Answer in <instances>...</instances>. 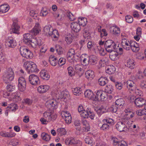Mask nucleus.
I'll list each match as a JSON object with an SVG mask.
<instances>
[{"instance_id": "nucleus-1", "label": "nucleus", "mask_w": 146, "mask_h": 146, "mask_svg": "<svg viewBox=\"0 0 146 146\" xmlns=\"http://www.w3.org/2000/svg\"><path fill=\"white\" fill-rule=\"evenodd\" d=\"M24 67L26 70L29 73L38 72L39 71L36 64L32 62H25Z\"/></svg>"}, {"instance_id": "nucleus-2", "label": "nucleus", "mask_w": 146, "mask_h": 146, "mask_svg": "<svg viewBox=\"0 0 146 146\" xmlns=\"http://www.w3.org/2000/svg\"><path fill=\"white\" fill-rule=\"evenodd\" d=\"M21 55L27 58L31 59L33 57V53L25 46H21L20 48Z\"/></svg>"}, {"instance_id": "nucleus-3", "label": "nucleus", "mask_w": 146, "mask_h": 146, "mask_svg": "<svg viewBox=\"0 0 146 146\" xmlns=\"http://www.w3.org/2000/svg\"><path fill=\"white\" fill-rule=\"evenodd\" d=\"M45 106L49 109L53 110L56 109L58 107V103L54 99L47 100L45 103Z\"/></svg>"}, {"instance_id": "nucleus-4", "label": "nucleus", "mask_w": 146, "mask_h": 146, "mask_svg": "<svg viewBox=\"0 0 146 146\" xmlns=\"http://www.w3.org/2000/svg\"><path fill=\"white\" fill-rule=\"evenodd\" d=\"M106 50L108 52H111L116 47L115 43L112 40H108L105 43Z\"/></svg>"}, {"instance_id": "nucleus-5", "label": "nucleus", "mask_w": 146, "mask_h": 146, "mask_svg": "<svg viewBox=\"0 0 146 146\" xmlns=\"http://www.w3.org/2000/svg\"><path fill=\"white\" fill-rule=\"evenodd\" d=\"M44 117L49 121L55 119L57 117L56 115L53 113L51 110H48L43 114Z\"/></svg>"}, {"instance_id": "nucleus-6", "label": "nucleus", "mask_w": 146, "mask_h": 146, "mask_svg": "<svg viewBox=\"0 0 146 146\" xmlns=\"http://www.w3.org/2000/svg\"><path fill=\"white\" fill-rule=\"evenodd\" d=\"M56 94V96L57 98L58 99H61L62 100L66 99L67 100L70 95L69 92L66 91H63L61 92L60 91L58 90Z\"/></svg>"}, {"instance_id": "nucleus-7", "label": "nucleus", "mask_w": 146, "mask_h": 146, "mask_svg": "<svg viewBox=\"0 0 146 146\" xmlns=\"http://www.w3.org/2000/svg\"><path fill=\"white\" fill-rule=\"evenodd\" d=\"M116 129L120 132H126L128 130V128L123 122H117L115 125Z\"/></svg>"}, {"instance_id": "nucleus-8", "label": "nucleus", "mask_w": 146, "mask_h": 146, "mask_svg": "<svg viewBox=\"0 0 146 146\" xmlns=\"http://www.w3.org/2000/svg\"><path fill=\"white\" fill-rule=\"evenodd\" d=\"M18 84V89L21 91H23L25 89L26 86V81L23 77H20L19 79Z\"/></svg>"}, {"instance_id": "nucleus-9", "label": "nucleus", "mask_w": 146, "mask_h": 146, "mask_svg": "<svg viewBox=\"0 0 146 146\" xmlns=\"http://www.w3.org/2000/svg\"><path fill=\"white\" fill-rule=\"evenodd\" d=\"M61 115L66 123H70L71 122L72 117L70 114L68 112L65 111H62L61 112Z\"/></svg>"}, {"instance_id": "nucleus-10", "label": "nucleus", "mask_w": 146, "mask_h": 146, "mask_svg": "<svg viewBox=\"0 0 146 146\" xmlns=\"http://www.w3.org/2000/svg\"><path fill=\"white\" fill-rule=\"evenodd\" d=\"M20 96L21 94L19 92H16L14 93H11L10 97V100H12L17 102L20 101L22 100Z\"/></svg>"}, {"instance_id": "nucleus-11", "label": "nucleus", "mask_w": 146, "mask_h": 146, "mask_svg": "<svg viewBox=\"0 0 146 146\" xmlns=\"http://www.w3.org/2000/svg\"><path fill=\"white\" fill-rule=\"evenodd\" d=\"M17 19L15 18L13 19V24L11 27V29L10 30L11 31V33H17V32L20 28L19 26L17 24Z\"/></svg>"}, {"instance_id": "nucleus-12", "label": "nucleus", "mask_w": 146, "mask_h": 146, "mask_svg": "<svg viewBox=\"0 0 146 146\" xmlns=\"http://www.w3.org/2000/svg\"><path fill=\"white\" fill-rule=\"evenodd\" d=\"M132 42V41H129L128 40L123 38L121 40V45L125 49L129 50L131 49V46Z\"/></svg>"}, {"instance_id": "nucleus-13", "label": "nucleus", "mask_w": 146, "mask_h": 146, "mask_svg": "<svg viewBox=\"0 0 146 146\" xmlns=\"http://www.w3.org/2000/svg\"><path fill=\"white\" fill-rule=\"evenodd\" d=\"M75 72L79 76H82L84 73L83 66L81 64H77L74 66Z\"/></svg>"}, {"instance_id": "nucleus-14", "label": "nucleus", "mask_w": 146, "mask_h": 146, "mask_svg": "<svg viewBox=\"0 0 146 146\" xmlns=\"http://www.w3.org/2000/svg\"><path fill=\"white\" fill-rule=\"evenodd\" d=\"M75 54V50L74 49L71 48L69 50L67 55V58L70 62H72L74 61Z\"/></svg>"}, {"instance_id": "nucleus-15", "label": "nucleus", "mask_w": 146, "mask_h": 146, "mask_svg": "<svg viewBox=\"0 0 146 146\" xmlns=\"http://www.w3.org/2000/svg\"><path fill=\"white\" fill-rule=\"evenodd\" d=\"M29 80L30 83L33 85H36L39 82L38 77L34 74L31 75L29 76Z\"/></svg>"}, {"instance_id": "nucleus-16", "label": "nucleus", "mask_w": 146, "mask_h": 146, "mask_svg": "<svg viewBox=\"0 0 146 146\" xmlns=\"http://www.w3.org/2000/svg\"><path fill=\"white\" fill-rule=\"evenodd\" d=\"M80 60L84 66L88 65L89 63V58L87 54H83L80 56Z\"/></svg>"}, {"instance_id": "nucleus-17", "label": "nucleus", "mask_w": 146, "mask_h": 146, "mask_svg": "<svg viewBox=\"0 0 146 146\" xmlns=\"http://www.w3.org/2000/svg\"><path fill=\"white\" fill-rule=\"evenodd\" d=\"M112 139L113 145L115 146H127V143L124 141H119L118 139L115 137L113 138Z\"/></svg>"}, {"instance_id": "nucleus-18", "label": "nucleus", "mask_w": 146, "mask_h": 146, "mask_svg": "<svg viewBox=\"0 0 146 146\" xmlns=\"http://www.w3.org/2000/svg\"><path fill=\"white\" fill-rule=\"evenodd\" d=\"M70 27L72 31L76 33L79 32L81 30L80 26L77 22H73L72 23Z\"/></svg>"}, {"instance_id": "nucleus-19", "label": "nucleus", "mask_w": 146, "mask_h": 146, "mask_svg": "<svg viewBox=\"0 0 146 146\" xmlns=\"http://www.w3.org/2000/svg\"><path fill=\"white\" fill-rule=\"evenodd\" d=\"M40 39L39 38H33L31 40V42L29 43L31 46L35 48L37 45H40L41 44Z\"/></svg>"}, {"instance_id": "nucleus-20", "label": "nucleus", "mask_w": 146, "mask_h": 146, "mask_svg": "<svg viewBox=\"0 0 146 146\" xmlns=\"http://www.w3.org/2000/svg\"><path fill=\"white\" fill-rule=\"evenodd\" d=\"M124 112L125 115L127 116V120L130 118H132L134 115V113L130 108H126L124 110Z\"/></svg>"}, {"instance_id": "nucleus-21", "label": "nucleus", "mask_w": 146, "mask_h": 146, "mask_svg": "<svg viewBox=\"0 0 146 146\" xmlns=\"http://www.w3.org/2000/svg\"><path fill=\"white\" fill-rule=\"evenodd\" d=\"M127 87L130 92L133 91V89L135 88V84L134 82L131 80H128L127 82Z\"/></svg>"}, {"instance_id": "nucleus-22", "label": "nucleus", "mask_w": 146, "mask_h": 146, "mask_svg": "<svg viewBox=\"0 0 146 146\" xmlns=\"http://www.w3.org/2000/svg\"><path fill=\"white\" fill-rule=\"evenodd\" d=\"M50 88V87L46 85H41L37 88L38 92L42 94L46 92Z\"/></svg>"}, {"instance_id": "nucleus-23", "label": "nucleus", "mask_w": 146, "mask_h": 146, "mask_svg": "<svg viewBox=\"0 0 146 146\" xmlns=\"http://www.w3.org/2000/svg\"><path fill=\"white\" fill-rule=\"evenodd\" d=\"M94 51L96 53H99L102 56H104L106 53V50L100 45L96 46Z\"/></svg>"}, {"instance_id": "nucleus-24", "label": "nucleus", "mask_w": 146, "mask_h": 146, "mask_svg": "<svg viewBox=\"0 0 146 146\" xmlns=\"http://www.w3.org/2000/svg\"><path fill=\"white\" fill-rule=\"evenodd\" d=\"M39 74L40 77L44 80H48L50 78V75L45 70H42Z\"/></svg>"}, {"instance_id": "nucleus-25", "label": "nucleus", "mask_w": 146, "mask_h": 146, "mask_svg": "<svg viewBox=\"0 0 146 146\" xmlns=\"http://www.w3.org/2000/svg\"><path fill=\"white\" fill-rule=\"evenodd\" d=\"M41 27L40 24L38 23H36L34 28L32 30V32L35 35H36L40 32Z\"/></svg>"}, {"instance_id": "nucleus-26", "label": "nucleus", "mask_w": 146, "mask_h": 146, "mask_svg": "<svg viewBox=\"0 0 146 146\" xmlns=\"http://www.w3.org/2000/svg\"><path fill=\"white\" fill-rule=\"evenodd\" d=\"M32 38V36L30 34L28 33L25 34L23 35V41L25 44H29L31 42Z\"/></svg>"}, {"instance_id": "nucleus-27", "label": "nucleus", "mask_w": 146, "mask_h": 146, "mask_svg": "<svg viewBox=\"0 0 146 146\" xmlns=\"http://www.w3.org/2000/svg\"><path fill=\"white\" fill-rule=\"evenodd\" d=\"M85 96L90 99L94 100V94L93 92L90 90H87L84 92Z\"/></svg>"}, {"instance_id": "nucleus-28", "label": "nucleus", "mask_w": 146, "mask_h": 146, "mask_svg": "<svg viewBox=\"0 0 146 146\" xmlns=\"http://www.w3.org/2000/svg\"><path fill=\"white\" fill-rule=\"evenodd\" d=\"M134 52H137L140 49L138 43L135 41H132L131 46V49Z\"/></svg>"}, {"instance_id": "nucleus-29", "label": "nucleus", "mask_w": 146, "mask_h": 146, "mask_svg": "<svg viewBox=\"0 0 146 146\" xmlns=\"http://www.w3.org/2000/svg\"><path fill=\"white\" fill-rule=\"evenodd\" d=\"M95 76L94 72L91 70H88L85 72L86 77L89 80H92Z\"/></svg>"}, {"instance_id": "nucleus-30", "label": "nucleus", "mask_w": 146, "mask_h": 146, "mask_svg": "<svg viewBox=\"0 0 146 146\" xmlns=\"http://www.w3.org/2000/svg\"><path fill=\"white\" fill-rule=\"evenodd\" d=\"M50 34L49 36H51L55 40H58L59 35L57 30L55 29H53Z\"/></svg>"}, {"instance_id": "nucleus-31", "label": "nucleus", "mask_w": 146, "mask_h": 146, "mask_svg": "<svg viewBox=\"0 0 146 146\" xmlns=\"http://www.w3.org/2000/svg\"><path fill=\"white\" fill-rule=\"evenodd\" d=\"M64 40L67 44H70L72 42L73 40V36L71 34H68L65 35Z\"/></svg>"}, {"instance_id": "nucleus-32", "label": "nucleus", "mask_w": 146, "mask_h": 146, "mask_svg": "<svg viewBox=\"0 0 146 146\" xmlns=\"http://www.w3.org/2000/svg\"><path fill=\"white\" fill-rule=\"evenodd\" d=\"M144 100L141 98H137L135 100V103L137 107H140L145 104Z\"/></svg>"}, {"instance_id": "nucleus-33", "label": "nucleus", "mask_w": 146, "mask_h": 146, "mask_svg": "<svg viewBox=\"0 0 146 146\" xmlns=\"http://www.w3.org/2000/svg\"><path fill=\"white\" fill-rule=\"evenodd\" d=\"M52 29H53L50 25H47L44 27L43 31L45 34L47 36H49L51 34Z\"/></svg>"}, {"instance_id": "nucleus-34", "label": "nucleus", "mask_w": 146, "mask_h": 146, "mask_svg": "<svg viewBox=\"0 0 146 146\" xmlns=\"http://www.w3.org/2000/svg\"><path fill=\"white\" fill-rule=\"evenodd\" d=\"M95 110L99 116H101L106 111V108L102 106L96 107Z\"/></svg>"}, {"instance_id": "nucleus-35", "label": "nucleus", "mask_w": 146, "mask_h": 146, "mask_svg": "<svg viewBox=\"0 0 146 146\" xmlns=\"http://www.w3.org/2000/svg\"><path fill=\"white\" fill-rule=\"evenodd\" d=\"M49 61L50 64L53 66H56L58 62L57 58L53 55L50 56L49 58Z\"/></svg>"}, {"instance_id": "nucleus-36", "label": "nucleus", "mask_w": 146, "mask_h": 146, "mask_svg": "<svg viewBox=\"0 0 146 146\" xmlns=\"http://www.w3.org/2000/svg\"><path fill=\"white\" fill-rule=\"evenodd\" d=\"M102 90H100L95 91V94H94L93 101H100L101 95L102 94Z\"/></svg>"}, {"instance_id": "nucleus-37", "label": "nucleus", "mask_w": 146, "mask_h": 146, "mask_svg": "<svg viewBox=\"0 0 146 146\" xmlns=\"http://www.w3.org/2000/svg\"><path fill=\"white\" fill-rule=\"evenodd\" d=\"M82 123L84 126L83 130L84 131H88L90 129V126L88 122L86 120L83 119L82 120Z\"/></svg>"}, {"instance_id": "nucleus-38", "label": "nucleus", "mask_w": 146, "mask_h": 146, "mask_svg": "<svg viewBox=\"0 0 146 146\" xmlns=\"http://www.w3.org/2000/svg\"><path fill=\"white\" fill-rule=\"evenodd\" d=\"M129 127L131 129H133L134 132L135 133V134H134V135L136 134L139 131V128L137 124L131 122L130 124Z\"/></svg>"}, {"instance_id": "nucleus-39", "label": "nucleus", "mask_w": 146, "mask_h": 146, "mask_svg": "<svg viewBox=\"0 0 146 146\" xmlns=\"http://www.w3.org/2000/svg\"><path fill=\"white\" fill-rule=\"evenodd\" d=\"M115 70L116 69L115 67L112 65L108 66L106 68V72L110 74L114 73Z\"/></svg>"}, {"instance_id": "nucleus-40", "label": "nucleus", "mask_w": 146, "mask_h": 146, "mask_svg": "<svg viewBox=\"0 0 146 146\" xmlns=\"http://www.w3.org/2000/svg\"><path fill=\"white\" fill-rule=\"evenodd\" d=\"M9 10V5L3 4L0 6V13H5Z\"/></svg>"}, {"instance_id": "nucleus-41", "label": "nucleus", "mask_w": 146, "mask_h": 146, "mask_svg": "<svg viewBox=\"0 0 146 146\" xmlns=\"http://www.w3.org/2000/svg\"><path fill=\"white\" fill-rule=\"evenodd\" d=\"M78 23L80 25L84 27L85 26L87 23V19L85 17H79L78 20Z\"/></svg>"}, {"instance_id": "nucleus-42", "label": "nucleus", "mask_w": 146, "mask_h": 146, "mask_svg": "<svg viewBox=\"0 0 146 146\" xmlns=\"http://www.w3.org/2000/svg\"><path fill=\"white\" fill-rule=\"evenodd\" d=\"M127 66L131 69H133L135 67L134 61L133 59H129L127 62Z\"/></svg>"}, {"instance_id": "nucleus-43", "label": "nucleus", "mask_w": 146, "mask_h": 146, "mask_svg": "<svg viewBox=\"0 0 146 146\" xmlns=\"http://www.w3.org/2000/svg\"><path fill=\"white\" fill-rule=\"evenodd\" d=\"M90 110L89 109L85 110H83L82 112L80 113V114L81 117L84 118H87L88 117L89 114L90 112H89Z\"/></svg>"}, {"instance_id": "nucleus-44", "label": "nucleus", "mask_w": 146, "mask_h": 146, "mask_svg": "<svg viewBox=\"0 0 146 146\" xmlns=\"http://www.w3.org/2000/svg\"><path fill=\"white\" fill-rule=\"evenodd\" d=\"M115 105L119 108H122L125 104L124 101L123 99L120 98L117 100L115 102Z\"/></svg>"}, {"instance_id": "nucleus-45", "label": "nucleus", "mask_w": 146, "mask_h": 146, "mask_svg": "<svg viewBox=\"0 0 146 146\" xmlns=\"http://www.w3.org/2000/svg\"><path fill=\"white\" fill-rule=\"evenodd\" d=\"M110 30L115 35L119 34L120 33L119 28L116 26H113L111 27L110 28Z\"/></svg>"}, {"instance_id": "nucleus-46", "label": "nucleus", "mask_w": 146, "mask_h": 146, "mask_svg": "<svg viewBox=\"0 0 146 146\" xmlns=\"http://www.w3.org/2000/svg\"><path fill=\"white\" fill-rule=\"evenodd\" d=\"M9 71L7 70L4 72V75L3 76V80L5 83L6 84H7L9 83Z\"/></svg>"}, {"instance_id": "nucleus-47", "label": "nucleus", "mask_w": 146, "mask_h": 146, "mask_svg": "<svg viewBox=\"0 0 146 146\" xmlns=\"http://www.w3.org/2000/svg\"><path fill=\"white\" fill-rule=\"evenodd\" d=\"M41 137L43 140L46 141H49L50 139V135L45 132H43L42 133Z\"/></svg>"}, {"instance_id": "nucleus-48", "label": "nucleus", "mask_w": 146, "mask_h": 146, "mask_svg": "<svg viewBox=\"0 0 146 146\" xmlns=\"http://www.w3.org/2000/svg\"><path fill=\"white\" fill-rule=\"evenodd\" d=\"M107 78L105 77H102L98 80L99 84L101 86L105 85L107 82Z\"/></svg>"}, {"instance_id": "nucleus-49", "label": "nucleus", "mask_w": 146, "mask_h": 146, "mask_svg": "<svg viewBox=\"0 0 146 146\" xmlns=\"http://www.w3.org/2000/svg\"><path fill=\"white\" fill-rule=\"evenodd\" d=\"M109 54V57L110 59L112 60H116L117 58L118 54L115 52H110Z\"/></svg>"}, {"instance_id": "nucleus-50", "label": "nucleus", "mask_w": 146, "mask_h": 146, "mask_svg": "<svg viewBox=\"0 0 146 146\" xmlns=\"http://www.w3.org/2000/svg\"><path fill=\"white\" fill-rule=\"evenodd\" d=\"M72 92L74 95L79 96L82 93V89L79 87H76L73 89Z\"/></svg>"}, {"instance_id": "nucleus-51", "label": "nucleus", "mask_w": 146, "mask_h": 146, "mask_svg": "<svg viewBox=\"0 0 146 146\" xmlns=\"http://www.w3.org/2000/svg\"><path fill=\"white\" fill-rule=\"evenodd\" d=\"M52 14L54 18L57 20L61 21L63 20V16L60 15L59 13L54 12Z\"/></svg>"}, {"instance_id": "nucleus-52", "label": "nucleus", "mask_w": 146, "mask_h": 146, "mask_svg": "<svg viewBox=\"0 0 146 146\" xmlns=\"http://www.w3.org/2000/svg\"><path fill=\"white\" fill-rule=\"evenodd\" d=\"M66 133V130L64 128H60L57 129V133L60 136L65 135Z\"/></svg>"}, {"instance_id": "nucleus-53", "label": "nucleus", "mask_w": 146, "mask_h": 146, "mask_svg": "<svg viewBox=\"0 0 146 146\" xmlns=\"http://www.w3.org/2000/svg\"><path fill=\"white\" fill-rule=\"evenodd\" d=\"M48 12L47 9L46 8H42L41 10L40 16L42 17H45L48 14Z\"/></svg>"}, {"instance_id": "nucleus-54", "label": "nucleus", "mask_w": 146, "mask_h": 146, "mask_svg": "<svg viewBox=\"0 0 146 146\" xmlns=\"http://www.w3.org/2000/svg\"><path fill=\"white\" fill-rule=\"evenodd\" d=\"M85 141L86 143L91 145L94 143V142H93V139L90 137H86L85 138Z\"/></svg>"}, {"instance_id": "nucleus-55", "label": "nucleus", "mask_w": 146, "mask_h": 146, "mask_svg": "<svg viewBox=\"0 0 146 146\" xmlns=\"http://www.w3.org/2000/svg\"><path fill=\"white\" fill-rule=\"evenodd\" d=\"M105 90L106 92L111 94L113 90V87L111 85H107L105 88Z\"/></svg>"}, {"instance_id": "nucleus-56", "label": "nucleus", "mask_w": 146, "mask_h": 146, "mask_svg": "<svg viewBox=\"0 0 146 146\" xmlns=\"http://www.w3.org/2000/svg\"><path fill=\"white\" fill-rule=\"evenodd\" d=\"M30 15L34 19H36L38 16V12L37 11L31 10L30 12Z\"/></svg>"}, {"instance_id": "nucleus-57", "label": "nucleus", "mask_w": 146, "mask_h": 146, "mask_svg": "<svg viewBox=\"0 0 146 146\" xmlns=\"http://www.w3.org/2000/svg\"><path fill=\"white\" fill-rule=\"evenodd\" d=\"M68 74L69 76H72L74 75L75 72L73 68L72 67L70 66L67 68Z\"/></svg>"}, {"instance_id": "nucleus-58", "label": "nucleus", "mask_w": 146, "mask_h": 146, "mask_svg": "<svg viewBox=\"0 0 146 146\" xmlns=\"http://www.w3.org/2000/svg\"><path fill=\"white\" fill-rule=\"evenodd\" d=\"M87 47L90 49H92L94 51V50L96 46H97L95 45L92 42L90 41L87 43Z\"/></svg>"}, {"instance_id": "nucleus-59", "label": "nucleus", "mask_w": 146, "mask_h": 146, "mask_svg": "<svg viewBox=\"0 0 146 146\" xmlns=\"http://www.w3.org/2000/svg\"><path fill=\"white\" fill-rule=\"evenodd\" d=\"M71 144H78L80 146H81L82 145V143L81 141L76 139L75 138L73 137H71Z\"/></svg>"}, {"instance_id": "nucleus-60", "label": "nucleus", "mask_w": 146, "mask_h": 146, "mask_svg": "<svg viewBox=\"0 0 146 146\" xmlns=\"http://www.w3.org/2000/svg\"><path fill=\"white\" fill-rule=\"evenodd\" d=\"M67 15L69 19L71 21H73L75 20L76 16L75 14H73L70 12H67Z\"/></svg>"}, {"instance_id": "nucleus-61", "label": "nucleus", "mask_w": 146, "mask_h": 146, "mask_svg": "<svg viewBox=\"0 0 146 146\" xmlns=\"http://www.w3.org/2000/svg\"><path fill=\"white\" fill-rule=\"evenodd\" d=\"M101 98L100 101H104L107 99V94L104 91L102 90Z\"/></svg>"}, {"instance_id": "nucleus-62", "label": "nucleus", "mask_w": 146, "mask_h": 146, "mask_svg": "<svg viewBox=\"0 0 146 146\" xmlns=\"http://www.w3.org/2000/svg\"><path fill=\"white\" fill-rule=\"evenodd\" d=\"M136 113L138 115L140 116L146 115V111L144 109L138 110L136 111Z\"/></svg>"}, {"instance_id": "nucleus-63", "label": "nucleus", "mask_w": 146, "mask_h": 146, "mask_svg": "<svg viewBox=\"0 0 146 146\" xmlns=\"http://www.w3.org/2000/svg\"><path fill=\"white\" fill-rule=\"evenodd\" d=\"M103 121L104 122H106L107 123H109L110 125H113L115 123V121L112 119L108 118L106 119H104Z\"/></svg>"}, {"instance_id": "nucleus-64", "label": "nucleus", "mask_w": 146, "mask_h": 146, "mask_svg": "<svg viewBox=\"0 0 146 146\" xmlns=\"http://www.w3.org/2000/svg\"><path fill=\"white\" fill-rule=\"evenodd\" d=\"M89 57V61L90 62L94 63L96 62L98 58L96 56L94 55H91Z\"/></svg>"}]
</instances>
